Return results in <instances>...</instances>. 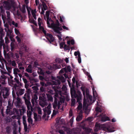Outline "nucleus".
Instances as JSON below:
<instances>
[{"instance_id": "69168bd1", "label": "nucleus", "mask_w": 134, "mask_h": 134, "mask_svg": "<svg viewBox=\"0 0 134 134\" xmlns=\"http://www.w3.org/2000/svg\"><path fill=\"white\" fill-rule=\"evenodd\" d=\"M40 90L42 91L43 92L44 91L45 88L43 87H41Z\"/></svg>"}, {"instance_id": "bf43d9fd", "label": "nucleus", "mask_w": 134, "mask_h": 134, "mask_svg": "<svg viewBox=\"0 0 134 134\" xmlns=\"http://www.w3.org/2000/svg\"><path fill=\"white\" fill-rule=\"evenodd\" d=\"M5 42L6 43H7L9 42V40L7 37H5Z\"/></svg>"}, {"instance_id": "3c124183", "label": "nucleus", "mask_w": 134, "mask_h": 134, "mask_svg": "<svg viewBox=\"0 0 134 134\" xmlns=\"http://www.w3.org/2000/svg\"><path fill=\"white\" fill-rule=\"evenodd\" d=\"M56 61L57 62H58L59 63H61L62 62V60L59 58L57 59L56 60Z\"/></svg>"}, {"instance_id": "37998d69", "label": "nucleus", "mask_w": 134, "mask_h": 134, "mask_svg": "<svg viewBox=\"0 0 134 134\" xmlns=\"http://www.w3.org/2000/svg\"><path fill=\"white\" fill-rule=\"evenodd\" d=\"M74 54L76 56L78 55V57H79L80 56V53L79 51L75 52L74 53Z\"/></svg>"}, {"instance_id": "a19ab883", "label": "nucleus", "mask_w": 134, "mask_h": 134, "mask_svg": "<svg viewBox=\"0 0 134 134\" xmlns=\"http://www.w3.org/2000/svg\"><path fill=\"white\" fill-rule=\"evenodd\" d=\"M42 5L43 6V8H42L44 9V10H46L47 9V7L46 4L44 3H42Z\"/></svg>"}, {"instance_id": "72a5a7b5", "label": "nucleus", "mask_w": 134, "mask_h": 134, "mask_svg": "<svg viewBox=\"0 0 134 134\" xmlns=\"http://www.w3.org/2000/svg\"><path fill=\"white\" fill-rule=\"evenodd\" d=\"M25 90L24 89H20L19 90V94L20 95L23 94Z\"/></svg>"}, {"instance_id": "338daca9", "label": "nucleus", "mask_w": 134, "mask_h": 134, "mask_svg": "<svg viewBox=\"0 0 134 134\" xmlns=\"http://www.w3.org/2000/svg\"><path fill=\"white\" fill-rule=\"evenodd\" d=\"M14 43L13 42H12L11 43V46L12 48L14 47Z\"/></svg>"}, {"instance_id": "5fc2aeb1", "label": "nucleus", "mask_w": 134, "mask_h": 134, "mask_svg": "<svg viewBox=\"0 0 134 134\" xmlns=\"http://www.w3.org/2000/svg\"><path fill=\"white\" fill-rule=\"evenodd\" d=\"M16 38L17 39V41L18 42H20L21 41V39L20 38L18 37V36H16Z\"/></svg>"}, {"instance_id": "a878e982", "label": "nucleus", "mask_w": 134, "mask_h": 134, "mask_svg": "<svg viewBox=\"0 0 134 134\" xmlns=\"http://www.w3.org/2000/svg\"><path fill=\"white\" fill-rule=\"evenodd\" d=\"M21 11L23 13H25L26 11V6L25 5H23L21 8H20Z\"/></svg>"}, {"instance_id": "7ed1b4c3", "label": "nucleus", "mask_w": 134, "mask_h": 134, "mask_svg": "<svg viewBox=\"0 0 134 134\" xmlns=\"http://www.w3.org/2000/svg\"><path fill=\"white\" fill-rule=\"evenodd\" d=\"M81 90L83 92V94L85 97V91H86V95L88 96V98H87V100H86L85 98H84L83 100V106H87L90 104L93 103L94 102H92V97L88 95L89 90L88 89L85 88L84 87H81Z\"/></svg>"}, {"instance_id": "6e6552de", "label": "nucleus", "mask_w": 134, "mask_h": 134, "mask_svg": "<svg viewBox=\"0 0 134 134\" xmlns=\"http://www.w3.org/2000/svg\"><path fill=\"white\" fill-rule=\"evenodd\" d=\"M9 90L8 88H5L3 89V96L4 98H7L9 95Z\"/></svg>"}, {"instance_id": "0eeeda50", "label": "nucleus", "mask_w": 134, "mask_h": 134, "mask_svg": "<svg viewBox=\"0 0 134 134\" xmlns=\"http://www.w3.org/2000/svg\"><path fill=\"white\" fill-rule=\"evenodd\" d=\"M79 91H78L77 92V93H75V91L73 88H71V97L73 98H77V97L78 96H79V94L77 93V92Z\"/></svg>"}, {"instance_id": "e2e57ef3", "label": "nucleus", "mask_w": 134, "mask_h": 134, "mask_svg": "<svg viewBox=\"0 0 134 134\" xmlns=\"http://www.w3.org/2000/svg\"><path fill=\"white\" fill-rule=\"evenodd\" d=\"M10 40L12 41V42H14L15 41V39L12 38L10 36Z\"/></svg>"}, {"instance_id": "13d9d810", "label": "nucleus", "mask_w": 134, "mask_h": 134, "mask_svg": "<svg viewBox=\"0 0 134 134\" xmlns=\"http://www.w3.org/2000/svg\"><path fill=\"white\" fill-rule=\"evenodd\" d=\"M11 64H12V65L13 66H15L16 64L15 62V61H12V62Z\"/></svg>"}, {"instance_id": "052dcab7", "label": "nucleus", "mask_w": 134, "mask_h": 134, "mask_svg": "<svg viewBox=\"0 0 134 134\" xmlns=\"http://www.w3.org/2000/svg\"><path fill=\"white\" fill-rule=\"evenodd\" d=\"M78 62L79 63H81V60L80 56V57H78Z\"/></svg>"}, {"instance_id": "8fccbe9b", "label": "nucleus", "mask_w": 134, "mask_h": 134, "mask_svg": "<svg viewBox=\"0 0 134 134\" xmlns=\"http://www.w3.org/2000/svg\"><path fill=\"white\" fill-rule=\"evenodd\" d=\"M96 109L97 112H100L101 111V110L100 108L98 107H96Z\"/></svg>"}, {"instance_id": "58836bf2", "label": "nucleus", "mask_w": 134, "mask_h": 134, "mask_svg": "<svg viewBox=\"0 0 134 134\" xmlns=\"http://www.w3.org/2000/svg\"><path fill=\"white\" fill-rule=\"evenodd\" d=\"M10 23L12 24L14 26L16 27L18 26V24L17 23H15L14 21H12L10 22Z\"/></svg>"}, {"instance_id": "9d476101", "label": "nucleus", "mask_w": 134, "mask_h": 134, "mask_svg": "<svg viewBox=\"0 0 134 134\" xmlns=\"http://www.w3.org/2000/svg\"><path fill=\"white\" fill-rule=\"evenodd\" d=\"M44 34L45 35L47 39L49 41V42H52L54 41V37L51 34L48 33H46V34Z\"/></svg>"}, {"instance_id": "774afa93", "label": "nucleus", "mask_w": 134, "mask_h": 134, "mask_svg": "<svg viewBox=\"0 0 134 134\" xmlns=\"http://www.w3.org/2000/svg\"><path fill=\"white\" fill-rule=\"evenodd\" d=\"M17 130L16 129H15V130H14L13 132V134H17Z\"/></svg>"}, {"instance_id": "a18cd8bd", "label": "nucleus", "mask_w": 134, "mask_h": 134, "mask_svg": "<svg viewBox=\"0 0 134 134\" xmlns=\"http://www.w3.org/2000/svg\"><path fill=\"white\" fill-rule=\"evenodd\" d=\"M3 30L1 28H0V37H1L2 36L3 37V36L4 35L3 33Z\"/></svg>"}, {"instance_id": "f257e3e1", "label": "nucleus", "mask_w": 134, "mask_h": 134, "mask_svg": "<svg viewBox=\"0 0 134 134\" xmlns=\"http://www.w3.org/2000/svg\"><path fill=\"white\" fill-rule=\"evenodd\" d=\"M102 129L104 130H107L108 132H113L114 131L113 129H111V127L109 126L108 124H105L100 125L96 123L95 125L94 131L95 132L97 131L98 130Z\"/></svg>"}, {"instance_id": "dca6fc26", "label": "nucleus", "mask_w": 134, "mask_h": 134, "mask_svg": "<svg viewBox=\"0 0 134 134\" xmlns=\"http://www.w3.org/2000/svg\"><path fill=\"white\" fill-rule=\"evenodd\" d=\"M27 116L28 118V121L29 124H32L33 122V120L31 118V116L32 113L27 114Z\"/></svg>"}, {"instance_id": "de8ad7c7", "label": "nucleus", "mask_w": 134, "mask_h": 134, "mask_svg": "<svg viewBox=\"0 0 134 134\" xmlns=\"http://www.w3.org/2000/svg\"><path fill=\"white\" fill-rule=\"evenodd\" d=\"M23 123L24 122L26 123V116H23Z\"/></svg>"}, {"instance_id": "e433bc0d", "label": "nucleus", "mask_w": 134, "mask_h": 134, "mask_svg": "<svg viewBox=\"0 0 134 134\" xmlns=\"http://www.w3.org/2000/svg\"><path fill=\"white\" fill-rule=\"evenodd\" d=\"M82 118V115H81L80 114L77 117L76 120L77 121H79L81 120Z\"/></svg>"}, {"instance_id": "0e129e2a", "label": "nucleus", "mask_w": 134, "mask_h": 134, "mask_svg": "<svg viewBox=\"0 0 134 134\" xmlns=\"http://www.w3.org/2000/svg\"><path fill=\"white\" fill-rule=\"evenodd\" d=\"M64 42H62L60 44V47L61 48L62 47H63V45H64Z\"/></svg>"}, {"instance_id": "f8f14e48", "label": "nucleus", "mask_w": 134, "mask_h": 134, "mask_svg": "<svg viewBox=\"0 0 134 134\" xmlns=\"http://www.w3.org/2000/svg\"><path fill=\"white\" fill-rule=\"evenodd\" d=\"M37 99L38 97L36 94H34L32 96L31 102L33 106L34 105L35 103H37Z\"/></svg>"}, {"instance_id": "c03bdc74", "label": "nucleus", "mask_w": 134, "mask_h": 134, "mask_svg": "<svg viewBox=\"0 0 134 134\" xmlns=\"http://www.w3.org/2000/svg\"><path fill=\"white\" fill-rule=\"evenodd\" d=\"M49 13L48 11H47L46 12V16H45L46 17L47 19H49Z\"/></svg>"}, {"instance_id": "6e6d98bb", "label": "nucleus", "mask_w": 134, "mask_h": 134, "mask_svg": "<svg viewBox=\"0 0 134 134\" xmlns=\"http://www.w3.org/2000/svg\"><path fill=\"white\" fill-rule=\"evenodd\" d=\"M62 27L65 30H69L68 28V27H66L65 25L63 26Z\"/></svg>"}, {"instance_id": "20e7f679", "label": "nucleus", "mask_w": 134, "mask_h": 134, "mask_svg": "<svg viewBox=\"0 0 134 134\" xmlns=\"http://www.w3.org/2000/svg\"><path fill=\"white\" fill-rule=\"evenodd\" d=\"M51 104H49L47 107L43 109V110L44 112V114L43 116V118L46 117L47 114L49 115L51 113Z\"/></svg>"}, {"instance_id": "473e14b6", "label": "nucleus", "mask_w": 134, "mask_h": 134, "mask_svg": "<svg viewBox=\"0 0 134 134\" xmlns=\"http://www.w3.org/2000/svg\"><path fill=\"white\" fill-rule=\"evenodd\" d=\"M16 104L18 105H19V104L21 103V100H20V99L18 97H17L16 99Z\"/></svg>"}, {"instance_id": "4d7b16f0", "label": "nucleus", "mask_w": 134, "mask_h": 134, "mask_svg": "<svg viewBox=\"0 0 134 134\" xmlns=\"http://www.w3.org/2000/svg\"><path fill=\"white\" fill-rule=\"evenodd\" d=\"M23 79L24 82L25 84L27 83V81L26 79L23 78Z\"/></svg>"}, {"instance_id": "ea45409f", "label": "nucleus", "mask_w": 134, "mask_h": 134, "mask_svg": "<svg viewBox=\"0 0 134 134\" xmlns=\"http://www.w3.org/2000/svg\"><path fill=\"white\" fill-rule=\"evenodd\" d=\"M38 113L39 114H42V112L41 108L40 107L37 108Z\"/></svg>"}, {"instance_id": "4c0bfd02", "label": "nucleus", "mask_w": 134, "mask_h": 134, "mask_svg": "<svg viewBox=\"0 0 134 134\" xmlns=\"http://www.w3.org/2000/svg\"><path fill=\"white\" fill-rule=\"evenodd\" d=\"M23 123L24 126L25 130L26 132L27 131V126L26 122H24Z\"/></svg>"}, {"instance_id": "c756f323", "label": "nucleus", "mask_w": 134, "mask_h": 134, "mask_svg": "<svg viewBox=\"0 0 134 134\" xmlns=\"http://www.w3.org/2000/svg\"><path fill=\"white\" fill-rule=\"evenodd\" d=\"M92 90L93 93L94 97V98L97 97V93L96 91H95V89H94L93 87L92 88Z\"/></svg>"}, {"instance_id": "79ce46f5", "label": "nucleus", "mask_w": 134, "mask_h": 134, "mask_svg": "<svg viewBox=\"0 0 134 134\" xmlns=\"http://www.w3.org/2000/svg\"><path fill=\"white\" fill-rule=\"evenodd\" d=\"M6 13L7 15V17H8V21H10V13L8 11H7L6 12Z\"/></svg>"}, {"instance_id": "09e8293b", "label": "nucleus", "mask_w": 134, "mask_h": 134, "mask_svg": "<svg viewBox=\"0 0 134 134\" xmlns=\"http://www.w3.org/2000/svg\"><path fill=\"white\" fill-rule=\"evenodd\" d=\"M57 111H55V110H54L53 111V114L52 115V117L55 115L57 114Z\"/></svg>"}, {"instance_id": "aec40b11", "label": "nucleus", "mask_w": 134, "mask_h": 134, "mask_svg": "<svg viewBox=\"0 0 134 134\" xmlns=\"http://www.w3.org/2000/svg\"><path fill=\"white\" fill-rule=\"evenodd\" d=\"M62 129L59 130L58 132L61 134H63L64 133V131L63 130H64L65 131H67L68 130L69 128L66 127H63L61 128Z\"/></svg>"}, {"instance_id": "5701e85b", "label": "nucleus", "mask_w": 134, "mask_h": 134, "mask_svg": "<svg viewBox=\"0 0 134 134\" xmlns=\"http://www.w3.org/2000/svg\"><path fill=\"white\" fill-rule=\"evenodd\" d=\"M26 95V94H25L24 95V96L23 97V98L25 100L26 104V105H28L31 104L30 102L27 99H26V97H25V96Z\"/></svg>"}, {"instance_id": "603ef678", "label": "nucleus", "mask_w": 134, "mask_h": 134, "mask_svg": "<svg viewBox=\"0 0 134 134\" xmlns=\"http://www.w3.org/2000/svg\"><path fill=\"white\" fill-rule=\"evenodd\" d=\"M75 99H72V102H71V105L72 106H73L74 104L75 103Z\"/></svg>"}, {"instance_id": "b1692460", "label": "nucleus", "mask_w": 134, "mask_h": 134, "mask_svg": "<svg viewBox=\"0 0 134 134\" xmlns=\"http://www.w3.org/2000/svg\"><path fill=\"white\" fill-rule=\"evenodd\" d=\"M61 66H57L56 65H53L52 66H51L50 68L51 69H59L60 68Z\"/></svg>"}, {"instance_id": "f3484780", "label": "nucleus", "mask_w": 134, "mask_h": 134, "mask_svg": "<svg viewBox=\"0 0 134 134\" xmlns=\"http://www.w3.org/2000/svg\"><path fill=\"white\" fill-rule=\"evenodd\" d=\"M34 118L35 120V121H38L40 120L41 119V117L39 115H38L35 113H34Z\"/></svg>"}, {"instance_id": "c85d7f7f", "label": "nucleus", "mask_w": 134, "mask_h": 134, "mask_svg": "<svg viewBox=\"0 0 134 134\" xmlns=\"http://www.w3.org/2000/svg\"><path fill=\"white\" fill-rule=\"evenodd\" d=\"M53 108L54 109L55 108L57 105V100L55 98L54 102L53 104Z\"/></svg>"}, {"instance_id": "cd10ccee", "label": "nucleus", "mask_w": 134, "mask_h": 134, "mask_svg": "<svg viewBox=\"0 0 134 134\" xmlns=\"http://www.w3.org/2000/svg\"><path fill=\"white\" fill-rule=\"evenodd\" d=\"M2 36L0 37V48L2 47L4 43V40L2 39Z\"/></svg>"}, {"instance_id": "2f4dec72", "label": "nucleus", "mask_w": 134, "mask_h": 134, "mask_svg": "<svg viewBox=\"0 0 134 134\" xmlns=\"http://www.w3.org/2000/svg\"><path fill=\"white\" fill-rule=\"evenodd\" d=\"M14 14L15 15H19L20 14L17 8L15 9V11L14 12Z\"/></svg>"}, {"instance_id": "39448f33", "label": "nucleus", "mask_w": 134, "mask_h": 134, "mask_svg": "<svg viewBox=\"0 0 134 134\" xmlns=\"http://www.w3.org/2000/svg\"><path fill=\"white\" fill-rule=\"evenodd\" d=\"M38 24L40 31L43 32L44 34H46V31L44 30V25L41 19L39 18L38 19Z\"/></svg>"}, {"instance_id": "7c9ffc66", "label": "nucleus", "mask_w": 134, "mask_h": 134, "mask_svg": "<svg viewBox=\"0 0 134 134\" xmlns=\"http://www.w3.org/2000/svg\"><path fill=\"white\" fill-rule=\"evenodd\" d=\"M15 32L16 34L19 36H21V34H20L19 30L16 28L14 29Z\"/></svg>"}, {"instance_id": "2eb2a0df", "label": "nucleus", "mask_w": 134, "mask_h": 134, "mask_svg": "<svg viewBox=\"0 0 134 134\" xmlns=\"http://www.w3.org/2000/svg\"><path fill=\"white\" fill-rule=\"evenodd\" d=\"M39 104L43 108L45 106L47 105V103L46 100H41L40 101Z\"/></svg>"}, {"instance_id": "680f3d73", "label": "nucleus", "mask_w": 134, "mask_h": 134, "mask_svg": "<svg viewBox=\"0 0 134 134\" xmlns=\"http://www.w3.org/2000/svg\"><path fill=\"white\" fill-rule=\"evenodd\" d=\"M93 118L92 117H89L87 118V120L90 121H91L93 120Z\"/></svg>"}, {"instance_id": "1a4fd4ad", "label": "nucleus", "mask_w": 134, "mask_h": 134, "mask_svg": "<svg viewBox=\"0 0 134 134\" xmlns=\"http://www.w3.org/2000/svg\"><path fill=\"white\" fill-rule=\"evenodd\" d=\"M44 34L45 35L47 39L49 41V42H52L54 41V37L51 34L48 33H46V34Z\"/></svg>"}, {"instance_id": "412c9836", "label": "nucleus", "mask_w": 134, "mask_h": 134, "mask_svg": "<svg viewBox=\"0 0 134 134\" xmlns=\"http://www.w3.org/2000/svg\"><path fill=\"white\" fill-rule=\"evenodd\" d=\"M32 14L34 17V18L36 20V16L37 15L36 14V9L32 10L31 11Z\"/></svg>"}, {"instance_id": "f704fd0d", "label": "nucleus", "mask_w": 134, "mask_h": 134, "mask_svg": "<svg viewBox=\"0 0 134 134\" xmlns=\"http://www.w3.org/2000/svg\"><path fill=\"white\" fill-rule=\"evenodd\" d=\"M26 9L27 10V11L29 15H30L31 13H30V12H31V11L32 10V9H31L30 8V7H28V6H26Z\"/></svg>"}, {"instance_id": "393cba45", "label": "nucleus", "mask_w": 134, "mask_h": 134, "mask_svg": "<svg viewBox=\"0 0 134 134\" xmlns=\"http://www.w3.org/2000/svg\"><path fill=\"white\" fill-rule=\"evenodd\" d=\"M47 98L48 101L52 102L53 101V98L51 95L48 94H47Z\"/></svg>"}, {"instance_id": "423d86ee", "label": "nucleus", "mask_w": 134, "mask_h": 134, "mask_svg": "<svg viewBox=\"0 0 134 134\" xmlns=\"http://www.w3.org/2000/svg\"><path fill=\"white\" fill-rule=\"evenodd\" d=\"M77 93L79 94V96H78L77 98V102H78L79 105L77 108V109L78 110H80L82 108V104L81 103L80 101V100H81L82 95L81 92L80 91H78Z\"/></svg>"}, {"instance_id": "f03ea898", "label": "nucleus", "mask_w": 134, "mask_h": 134, "mask_svg": "<svg viewBox=\"0 0 134 134\" xmlns=\"http://www.w3.org/2000/svg\"><path fill=\"white\" fill-rule=\"evenodd\" d=\"M47 22L48 27L52 28L54 31L57 33H60V31L62 30V27H59V23L58 22L55 24L51 19H47Z\"/></svg>"}, {"instance_id": "ddd939ff", "label": "nucleus", "mask_w": 134, "mask_h": 134, "mask_svg": "<svg viewBox=\"0 0 134 134\" xmlns=\"http://www.w3.org/2000/svg\"><path fill=\"white\" fill-rule=\"evenodd\" d=\"M7 77L4 75L2 74L0 77V82L2 84H4L5 83V80Z\"/></svg>"}, {"instance_id": "6ab92c4d", "label": "nucleus", "mask_w": 134, "mask_h": 134, "mask_svg": "<svg viewBox=\"0 0 134 134\" xmlns=\"http://www.w3.org/2000/svg\"><path fill=\"white\" fill-rule=\"evenodd\" d=\"M100 118L101 121H105L107 120H109V118L105 116L104 115H100Z\"/></svg>"}, {"instance_id": "bb28decb", "label": "nucleus", "mask_w": 134, "mask_h": 134, "mask_svg": "<svg viewBox=\"0 0 134 134\" xmlns=\"http://www.w3.org/2000/svg\"><path fill=\"white\" fill-rule=\"evenodd\" d=\"M22 65L23 64L21 63H20L18 64V67L19 69L23 70H24L25 69L24 67L22 66Z\"/></svg>"}, {"instance_id": "4be33fe9", "label": "nucleus", "mask_w": 134, "mask_h": 134, "mask_svg": "<svg viewBox=\"0 0 134 134\" xmlns=\"http://www.w3.org/2000/svg\"><path fill=\"white\" fill-rule=\"evenodd\" d=\"M20 72V71L18 68H15L13 69V73L15 76H17L18 73Z\"/></svg>"}, {"instance_id": "864d4df0", "label": "nucleus", "mask_w": 134, "mask_h": 134, "mask_svg": "<svg viewBox=\"0 0 134 134\" xmlns=\"http://www.w3.org/2000/svg\"><path fill=\"white\" fill-rule=\"evenodd\" d=\"M6 131L8 133H10L11 132V130L9 127H8L6 128Z\"/></svg>"}, {"instance_id": "a211bd4d", "label": "nucleus", "mask_w": 134, "mask_h": 134, "mask_svg": "<svg viewBox=\"0 0 134 134\" xmlns=\"http://www.w3.org/2000/svg\"><path fill=\"white\" fill-rule=\"evenodd\" d=\"M5 26L6 27V28H5V30L7 32V36H10V34L11 33L12 31L11 30L9 29H8V26L7 25H6Z\"/></svg>"}, {"instance_id": "9b49d317", "label": "nucleus", "mask_w": 134, "mask_h": 134, "mask_svg": "<svg viewBox=\"0 0 134 134\" xmlns=\"http://www.w3.org/2000/svg\"><path fill=\"white\" fill-rule=\"evenodd\" d=\"M66 71V68H64L63 69H62L60 70L59 72V75L60 76H58V78L60 79V80H62V82H64V77L61 76V74L63 73L64 72V71Z\"/></svg>"}, {"instance_id": "49530a36", "label": "nucleus", "mask_w": 134, "mask_h": 134, "mask_svg": "<svg viewBox=\"0 0 134 134\" xmlns=\"http://www.w3.org/2000/svg\"><path fill=\"white\" fill-rule=\"evenodd\" d=\"M26 71L29 73H31L32 72V69H26Z\"/></svg>"}, {"instance_id": "4468645a", "label": "nucleus", "mask_w": 134, "mask_h": 134, "mask_svg": "<svg viewBox=\"0 0 134 134\" xmlns=\"http://www.w3.org/2000/svg\"><path fill=\"white\" fill-rule=\"evenodd\" d=\"M27 108V114L32 113V111H33V108L31 106V104L26 105Z\"/></svg>"}, {"instance_id": "c9c22d12", "label": "nucleus", "mask_w": 134, "mask_h": 134, "mask_svg": "<svg viewBox=\"0 0 134 134\" xmlns=\"http://www.w3.org/2000/svg\"><path fill=\"white\" fill-rule=\"evenodd\" d=\"M37 72L39 74H44V72L43 70L41 69L40 68H38Z\"/></svg>"}]
</instances>
